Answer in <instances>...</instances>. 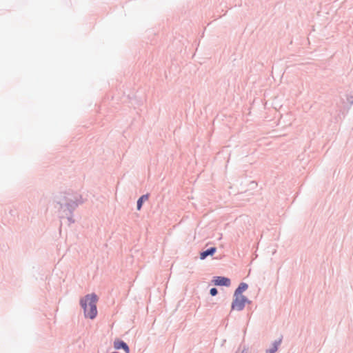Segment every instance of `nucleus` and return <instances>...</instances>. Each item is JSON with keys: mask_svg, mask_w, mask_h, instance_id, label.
Segmentation results:
<instances>
[{"mask_svg": "<svg viewBox=\"0 0 353 353\" xmlns=\"http://www.w3.org/2000/svg\"><path fill=\"white\" fill-rule=\"evenodd\" d=\"M97 296L94 294H88L83 299H81L80 303L83 308L85 316L93 319L97 314Z\"/></svg>", "mask_w": 353, "mask_h": 353, "instance_id": "obj_1", "label": "nucleus"}, {"mask_svg": "<svg viewBox=\"0 0 353 353\" xmlns=\"http://www.w3.org/2000/svg\"><path fill=\"white\" fill-rule=\"evenodd\" d=\"M235 299L232 303V308L236 310H241L245 306L246 298L243 295L234 294Z\"/></svg>", "mask_w": 353, "mask_h": 353, "instance_id": "obj_2", "label": "nucleus"}, {"mask_svg": "<svg viewBox=\"0 0 353 353\" xmlns=\"http://www.w3.org/2000/svg\"><path fill=\"white\" fill-rule=\"evenodd\" d=\"M214 284L216 285L228 286L230 284V280L225 277L217 276L214 280Z\"/></svg>", "mask_w": 353, "mask_h": 353, "instance_id": "obj_3", "label": "nucleus"}, {"mask_svg": "<svg viewBox=\"0 0 353 353\" xmlns=\"http://www.w3.org/2000/svg\"><path fill=\"white\" fill-rule=\"evenodd\" d=\"M114 347L117 350L123 348L126 353H129V347L125 343L120 340H116L114 342Z\"/></svg>", "mask_w": 353, "mask_h": 353, "instance_id": "obj_4", "label": "nucleus"}, {"mask_svg": "<svg viewBox=\"0 0 353 353\" xmlns=\"http://www.w3.org/2000/svg\"><path fill=\"white\" fill-rule=\"evenodd\" d=\"M216 250V248L213 247L201 252L200 254V259L203 260L205 259L209 255H213L215 253Z\"/></svg>", "mask_w": 353, "mask_h": 353, "instance_id": "obj_5", "label": "nucleus"}, {"mask_svg": "<svg viewBox=\"0 0 353 353\" xmlns=\"http://www.w3.org/2000/svg\"><path fill=\"white\" fill-rule=\"evenodd\" d=\"M247 288H248V285L246 283H242L239 285L238 288L236 290L234 294L241 295V293L243 291L246 290Z\"/></svg>", "mask_w": 353, "mask_h": 353, "instance_id": "obj_6", "label": "nucleus"}, {"mask_svg": "<svg viewBox=\"0 0 353 353\" xmlns=\"http://www.w3.org/2000/svg\"><path fill=\"white\" fill-rule=\"evenodd\" d=\"M148 199V196L147 194L141 196L137 201V209L139 210L141 208L143 201H147Z\"/></svg>", "mask_w": 353, "mask_h": 353, "instance_id": "obj_7", "label": "nucleus"}, {"mask_svg": "<svg viewBox=\"0 0 353 353\" xmlns=\"http://www.w3.org/2000/svg\"><path fill=\"white\" fill-rule=\"evenodd\" d=\"M280 341L274 345V347L268 350V353H274L277 350V345L280 343Z\"/></svg>", "mask_w": 353, "mask_h": 353, "instance_id": "obj_8", "label": "nucleus"}, {"mask_svg": "<svg viewBox=\"0 0 353 353\" xmlns=\"http://www.w3.org/2000/svg\"><path fill=\"white\" fill-rule=\"evenodd\" d=\"M217 294V290L216 288H212L210 290V294L212 296H215Z\"/></svg>", "mask_w": 353, "mask_h": 353, "instance_id": "obj_9", "label": "nucleus"}]
</instances>
